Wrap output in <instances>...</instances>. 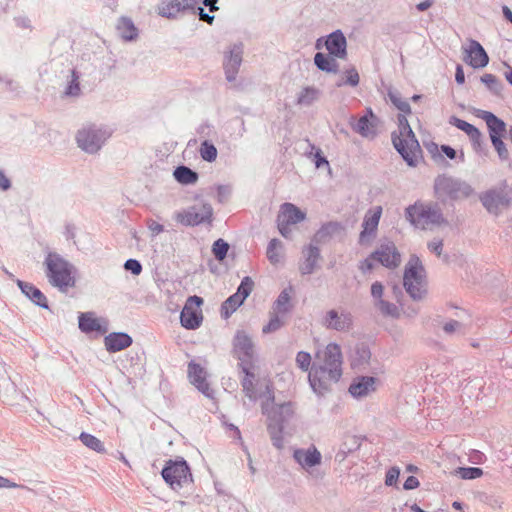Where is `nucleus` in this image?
<instances>
[{
    "label": "nucleus",
    "instance_id": "nucleus-1",
    "mask_svg": "<svg viewBox=\"0 0 512 512\" xmlns=\"http://www.w3.org/2000/svg\"><path fill=\"white\" fill-rule=\"evenodd\" d=\"M342 353L336 343L326 346L323 364L313 366L309 372L308 380L312 390L318 395L329 391L331 383H336L342 376Z\"/></svg>",
    "mask_w": 512,
    "mask_h": 512
},
{
    "label": "nucleus",
    "instance_id": "nucleus-2",
    "mask_svg": "<svg viewBox=\"0 0 512 512\" xmlns=\"http://www.w3.org/2000/svg\"><path fill=\"white\" fill-rule=\"evenodd\" d=\"M48 283L61 292L75 286V266L55 251H47L43 261Z\"/></svg>",
    "mask_w": 512,
    "mask_h": 512
},
{
    "label": "nucleus",
    "instance_id": "nucleus-3",
    "mask_svg": "<svg viewBox=\"0 0 512 512\" xmlns=\"http://www.w3.org/2000/svg\"><path fill=\"white\" fill-rule=\"evenodd\" d=\"M434 195L441 203L458 202L475 195V189L466 180L446 173L438 175L433 184Z\"/></svg>",
    "mask_w": 512,
    "mask_h": 512
},
{
    "label": "nucleus",
    "instance_id": "nucleus-4",
    "mask_svg": "<svg viewBox=\"0 0 512 512\" xmlns=\"http://www.w3.org/2000/svg\"><path fill=\"white\" fill-rule=\"evenodd\" d=\"M405 216L414 227L422 230L447 224L438 203L416 202L406 208Z\"/></svg>",
    "mask_w": 512,
    "mask_h": 512
},
{
    "label": "nucleus",
    "instance_id": "nucleus-5",
    "mask_svg": "<svg viewBox=\"0 0 512 512\" xmlns=\"http://www.w3.org/2000/svg\"><path fill=\"white\" fill-rule=\"evenodd\" d=\"M403 286L413 300H422L426 294L425 269L417 255H411L405 266Z\"/></svg>",
    "mask_w": 512,
    "mask_h": 512
},
{
    "label": "nucleus",
    "instance_id": "nucleus-6",
    "mask_svg": "<svg viewBox=\"0 0 512 512\" xmlns=\"http://www.w3.org/2000/svg\"><path fill=\"white\" fill-rule=\"evenodd\" d=\"M161 475L163 480L173 489L179 490L193 482L192 473L187 461L178 457L166 461Z\"/></svg>",
    "mask_w": 512,
    "mask_h": 512
},
{
    "label": "nucleus",
    "instance_id": "nucleus-7",
    "mask_svg": "<svg viewBox=\"0 0 512 512\" xmlns=\"http://www.w3.org/2000/svg\"><path fill=\"white\" fill-rule=\"evenodd\" d=\"M111 133L103 126L95 124L84 125L76 134V142L80 149L89 154L97 153Z\"/></svg>",
    "mask_w": 512,
    "mask_h": 512
},
{
    "label": "nucleus",
    "instance_id": "nucleus-8",
    "mask_svg": "<svg viewBox=\"0 0 512 512\" xmlns=\"http://www.w3.org/2000/svg\"><path fill=\"white\" fill-rule=\"evenodd\" d=\"M483 207L495 216L501 214L503 209L510 206L512 202V188L506 183L502 186L489 189L479 196Z\"/></svg>",
    "mask_w": 512,
    "mask_h": 512
},
{
    "label": "nucleus",
    "instance_id": "nucleus-9",
    "mask_svg": "<svg viewBox=\"0 0 512 512\" xmlns=\"http://www.w3.org/2000/svg\"><path fill=\"white\" fill-rule=\"evenodd\" d=\"M391 139L394 148L404 161L411 167L416 166L417 160L415 154L420 151V144L412 128L410 127L403 134H397V132L394 131L391 134Z\"/></svg>",
    "mask_w": 512,
    "mask_h": 512
},
{
    "label": "nucleus",
    "instance_id": "nucleus-10",
    "mask_svg": "<svg viewBox=\"0 0 512 512\" xmlns=\"http://www.w3.org/2000/svg\"><path fill=\"white\" fill-rule=\"evenodd\" d=\"M232 355L239 361L238 366L253 364L256 361L255 344L244 330H237L233 337Z\"/></svg>",
    "mask_w": 512,
    "mask_h": 512
},
{
    "label": "nucleus",
    "instance_id": "nucleus-11",
    "mask_svg": "<svg viewBox=\"0 0 512 512\" xmlns=\"http://www.w3.org/2000/svg\"><path fill=\"white\" fill-rule=\"evenodd\" d=\"M213 208L209 203H202L200 207L194 205L174 214V219L184 226H198L203 223H211Z\"/></svg>",
    "mask_w": 512,
    "mask_h": 512
},
{
    "label": "nucleus",
    "instance_id": "nucleus-12",
    "mask_svg": "<svg viewBox=\"0 0 512 512\" xmlns=\"http://www.w3.org/2000/svg\"><path fill=\"white\" fill-rule=\"evenodd\" d=\"M305 217L306 214L296 205L292 203L282 204L277 216V227L279 233L285 238H290L292 233L291 225L302 222Z\"/></svg>",
    "mask_w": 512,
    "mask_h": 512
},
{
    "label": "nucleus",
    "instance_id": "nucleus-13",
    "mask_svg": "<svg viewBox=\"0 0 512 512\" xmlns=\"http://www.w3.org/2000/svg\"><path fill=\"white\" fill-rule=\"evenodd\" d=\"M203 304V299L200 296H189L180 313L181 325L189 330H194L200 327L203 321L202 311L200 309Z\"/></svg>",
    "mask_w": 512,
    "mask_h": 512
},
{
    "label": "nucleus",
    "instance_id": "nucleus-14",
    "mask_svg": "<svg viewBox=\"0 0 512 512\" xmlns=\"http://www.w3.org/2000/svg\"><path fill=\"white\" fill-rule=\"evenodd\" d=\"M253 286L254 282L249 276L241 280L237 291L229 296L221 305V316L224 319L229 318L244 303L245 299L251 294Z\"/></svg>",
    "mask_w": 512,
    "mask_h": 512
},
{
    "label": "nucleus",
    "instance_id": "nucleus-15",
    "mask_svg": "<svg viewBox=\"0 0 512 512\" xmlns=\"http://www.w3.org/2000/svg\"><path fill=\"white\" fill-rule=\"evenodd\" d=\"M244 47L242 43H235L224 52L223 70L225 79L234 82L237 78L240 66L243 61Z\"/></svg>",
    "mask_w": 512,
    "mask_h": 512
},
{
    "label": "nucleus",
    "instance_id": "nucleus-16",
    "mask_svg": "<svg viewBox=\"0 0 512 512\" xmlns=\"http://www.w3.org/2000/svg\"><path fill=\"white\" fill-rule=\"evenodd\" d=\"M201 0H164L157 8L158 15L167 19H176L180 13L195 14Z\"/></svg>",
    "mask_w": 512,
    "mask_h": 512
},
{
    "label": "nucleus",
    "instance_id": "nucleus-17",
    "mask_svg": "<svg viewBox=\"0 0 512 512\" xmlns=\"http://www.w3.org/2000/svg\"><path fill=\"white\" fill-rule=\"evenodd\" d=\"M371 257L388 269H395L401 263V255L396 245L389 240L381 243L379 248L371 253Z\"/></svg>",
    "mask_w": 512,
    "mask_h": 512
},
{
    "label": "nucleus",
    "instance_id": "nucleus-18",
    "mask_svg": "<svg viewBox=\"0 0 512 512\" xmlns=\"http://www.w3.org/2000/svg\"><path fill=\"white\" fill-rule=\"evenodd\" d=\"M463 60L472 68L480 69L488 65L489 56L477 40L470 39L468 47L464 48Z\"/></svg>",
    "mask_w": 512,
    "mask_h": 512
},
{
    "label": "nucleus",
    "instance_id": "nucleus-19",
    "mask_svg": "<svg viewBox=\"0 0 512 512\" xmlns=\"http://www.w3.org/2000/svg\"><path fill=\"white\" fill-rule=\"evenodd\" d=\"M187 373L189 381L198 391L209 399L214 398V390L210 388V385L206 381V371L200 364L196 363L194 360L190 361L188 363Z\"/></svg>",
    "mask_w": 512,
    "mask_h": 512
},
{
    "label": "nucleus",
    "instance_id": "nucleus-20",
    "mask_svg": "<svg viewBox=\"0 0 512 512\" xmlns=\"http://www.w3.org/2000/svg\"><path fill=\"white\" fill-rule=\"evenodd\" d=\"M324 46L330 56L341 60H345L348 56L347 39L340 29H336L325 36Z\"/></svg>",
    "mask_w": 512,
    "mask_h": 512
},
{
    "label": "nucleus",
    "instance_id": "nucleus-21",
    "mask_svg": "<svg viewBox=\"0 0 512 512\" xmlns=\"http://www.w3.org/2000/svg\"><path fill=\"white\" fill-rule=\"evenodd\" d=\"M302 254L304 260L299 266V271L302 275H310L315 271L318 261L321 259L320 250L316 243L311 242L303 247Z\"/></svg>",
    "mask_w": 512,
    "mask_h": 512
},
{
    "label": "nucleus",
    "instance_id": "nucleus-22",
    "mask_svg": "<svg viewBox=\"0 0 512 512\" xmlns=\"http://www.w3.org/2000/svg\"><path fill=\"white\" fill-rule=\"evenodd\" d=\"M295 461L304 469L312 468L321 463V453L312 445L308 449H296L293 453Z\"/></svg>",
    "mask_w": 512,
    "mask_h": 512
},
{
    "label": "nucleus",
    "instance_id": "nucleus-23",
    "mask_svg": "<svg viewBox=\"0 0 512 512\" xmlns=\"http://www.w3.org/2000/svg\"><path fill=\"white\" fill-rule=\"evenodd\" d=\"M382 214V207L376 206L374 210H369L364 216L362 222V231L360 233V242L363 243L370 236L375 235Z\"/></svg>",
    "mask_w": 512,
    "mask_h": 512
},
{
    "label": "nucleus",
    "instance_id": "nucleus-24",
    "mask_svg": "<svg viewBox=\"0 0 512 512\" xmlns=\"http://www.w3.org/2000/svg\"><path fill=\"white\" fill-rule=\"evenodd\" d=\"M16 284L21 292L36 306L43 309H49L48 300L39 288L32 283L25 282L20 279H16Z\"/></svg>",
    "mask_w": 512,
    "mask_h": 512
},
{
    "label": "nucleus",
    "instance_id": "nucleus-25",
    "mask_svg": "<svg viewBox=\"0 0 512 512\" xmlns=\"http://www.w3.org/2000/svg\"><path fill=\"white\" fill-rule=\"evenodd\" d=\"M376 378L373 376L356 377L349 386V393L354 398H362L375 391Z\"/></svg>",
    "mask_w": 512,
    "mask_h": 512
},
{
    "label": "nucleus",
    "instance_id": "nucleus-26",
    "mask_svg": "<svg viewBox=\"0 0 512 512\" xmlns=\"http://www.w3.org/2000/svg\"><path fill=\"white\" fill-rule=\"evenodd\" d=\"M323 324L336 331H346L352 325V317L349 313L338 314L334 309L326 313Z\"/></svg>",
    "mask_w": 512,
    "mask_h": 512
},
{
    "label": "nucleus",
    "instance_id": "nucleus-27",
    "mask_svg": "<svg viewBox=\"0 0 512 512\" xmlns=\"http://www.w3.org/2000/svg\"><path fill=\"white\" fill-rule=\"evenodd\" d=\"M132 337L125 332H112L105 336L104 345L108 352L121 351L132 344Z\"/></svg>",
    "mask_w": 512,
    "mask_h": 512
},
{
    "label": "nucleus",
    "instance_id": "nucleus-28",
    "mask_svg": "<svg viewBox=\"0 0 512 512\" xmlns=\"http://www.w3.org/2000/svg\"><path fill=\"white\" fill-rule=\"evenodd\" d=\"M78 327L83 333L99 332L104 334L107 332V327L102 326L99 320L94 316L93 312H83L78 316Z\"/></svg>",
    "mask_w": 512,
    "mask_h": 512
},
{
    "label": "nucleus",
    "instance_id": "nucleus-29",
    "mask_svg": "<svg viewBox=\"0 0 512 512\" xmlns=\"http://www.w3.org/2000/svg\"><path fill=\"white\" fill-rule=\"evenodd\" d=\"M294 415V407L291 402L275 405L268 414L269 422L285 425Z\"/></svg>",
    "mask_w": 512,
    "mask_h": 512
},
{
    "label": "nucleus",
    "instance_id": "nucleus-30",
    "mask_svg": "<svg viewBox=\"0 0 512 512\" xmlns=\"http://www.w3.org/2000/svg\"><path fill=\"white\" fill-rule=\"evenodd\" d=\"M481 118L486 122L491 139L502 138L506 130L505 122L490 111H481Z\"/></svg>",
    "mask_w": 512,
    "mask_h": 512
},
{
    "label": "nucleus",
    "instance_id": "nucleus-31",
    "mask_svg": "<svg viewBox=\"0 0 512 512\" xmlns=\"http://www.w3.org/2000/svg\"><path fill=\"white\" fill-rule=\"evenodd\" d=\"M293 293L294 288L292 285H288L286 288H284L274 301L272 305V311L282 315L289 314L293 309V304L291 301Z\"/></svg>",
    "mask_w": 512,
    "mask_h": 512
},
{
    "label": "nucleus",
    "instance_id": "nucleus-32",
    "mask_svg": "<svg viewBox=\"0 0 512 512\" xmlns=\"http://www.w3.org/2000/svg\"><path fill=\"white\" fill-rule=\"evenodd\" d=\"M241 372L244 374V377L241 380V385L243 392L250 400H256V391L254 387V379L255 374L253 372L255 368V363L248 365L238 366Z\"/></svg>",
    "mask_w": 512,
    "mask_h": 512
},
{
    "label": "nucleus",
    "instance_id": "nucleus-33",
    "mask_svg": "<svg viewBox=\"0 0 512 512\" xmlns=\"http://www.w3.org/2000/svg\"><path fill=\"white\" fill-rule=\"evenodd\" d=\"M342 230V225L338 222H327L323 224L312 238V242L316 244L329 241L335 234Z\"/></svg>",
    "mask_w": 512,
    "mask_h": 512
},
{
    "label": "nucleus",
    "instance_id": "nucleus-34",
    "mask_svg": "<svg viewBox=\"0 0 512 512\" xmlns=\"http://www.w3.org/2000/svg\"><path fill=\"white\" fill-rule=\"evenodd\" d=\"M336 57L317 52L314 56V65L322 72L336 74L339 70V64L337 63Z\"/></svg>",
    "mask_w": 512,
    "mask_h": 512
},
{
    "label": "nucleus",
    "instance_id": "nucleus-35",
    "mask_svg": "<svg viewBox=\"0 0 512 512\" xmlns=\"http://www.w3.org/2000/svg\"><path fill=\"white\" fill-rule=\"evenodd\" d=\"M119 36L125 41H133L138 37V29L129 17H121L116 26Z\"/></svg>",
    "mask_w": 512,
    "mask_h": 512
},
{
    "label": "nucleus",
    "instance_id": "nucleus-36",
    "mask_svg": "<svg viewBox=\"0 0 512 512\" xmlns=\"http://www.w3.org/2000/svg\"><path fill=\"white\" fill-rule=\"evenodd\" d=\"M376 122L377 121L370 120L367 115H363L355 124L351 125L352 129L362 137L373 139L377 135L375 129Z\"/></svg>",
    "mask_w": 512,
    "mask_h": 512
},
{
    "label": "nucleus",
    "instance_id": "nucleus-37",
    "mask_svg": "<svg viewBox=\"0 0 512 512\" xmlns=\"http://www.w3.org/2000/svg\"><path fill=\"white\" fill-rule=\"evenodd\" d=\"M173 176L176 181L182 185H191L197 182L199 175L196 171L191 168L180 165L175 168Z\"/></svg>",
    "mask_w": 512,
    "mask_h": 512
},
{
    "label": "nucleus",
    "instance_id": "nucleus-38",
    "mask_svg": "<svg viewBox=\"0 0 512 512\" xmlns=\"http://www.w3.org/2000/svg\"><path fill=\"white\" fill-rule=\"evenodd\" d=\"M320 94V90L316 87H304L298 94L296 103L300 106H310L319 99Z\"/></svg>",
    "mask_w": 512,
    "mask_h": 512
},
{
    "label": "nucleus",
    "instance_id": "nucleus-39",
    "mask_svg": "<svg viewBox=\"0 0 512 512\" xmlns=\"http://www.w3.org/2000/svg\"><path fill=\"white\" fill-rule=\"evenodd\" d=\"M267 430L270 435L273 446H275L277 449H282L284 447V426L281 424H274L273 422H268Z\"/></svg>",
    "mask_w": 512,
    "mask_h": 512
},
{
    "label": "nucleus",
    "instance_id": "nucleus-40",
    "mask_svg": "<svg viewBox=\"0 0 512 512\" xmlns=\"http://www.w3.org/2000/svg\"><path fill=\"white\" fill-rule=\"evenodd\" d=\"M79 440L87 448H89L97 453H105V451H106L103 442L92 434H89L87 432H82L79 435Z\"/></svg>",
    "mask_w": 512,
    "mask_h": 512
},
{
    "label": "nucleus",
    "instance_id": "nucleus-41",
    "mask_svg": "<svg viewBox=\"0 0 512 512\" xmlns=\"http://www.w3.org/2000/svg\"><path fill=\"white\" fill-rule=\"evenodd\" d=\"M80 94V74L75 69H72L70 74V80L68 81L64 89V95L67 97H78L80 96Z\"/></svg>",
    "mask_w": 512,
    "mask_h": 512
},
{
    "label": "nucleus",
    "instance_id": "nucleus-42",
    "mask_svg": "<svg viewBox=\"0 0 512 512\" xmlns=\"http://www.w3.org/2000/svg\"><path fill=\"white\" fill-rule=\"evenodd\" d=\"M481 82L486 85L488 90L496 96H501L504 90L503 83L493 74L487 73L481 76Z\"/></svg>",
    "mask_w": 512,
    "mask_h": 512
},
{
    "label": "nucleus",
    "instance_id": "nucleus-43",
    "mask_svg": "<svg viewBox=\"0 0 512 512\" xmlns=\"http://www.w3.org/2000/svg\"><path fill=\"white\" fill-rule=\"evenodd\" d=\"M370 357L371 352L366 345H357L355 347V353L353 356L352 364L354 366H364L369 362Z\"/></svg>",
    "mask_w": 512,
    "mask_h": 512
},
{
    "label": "nucleus",
    "instance_id": "nucleus-44",
    "mask_svg": "<svg viewBox=\"0 0 512 512\" xmlns=\"http://www.w3.org/2000/svg\"><path fill=\"white\" fill-rule=\"evenodd\" d=\"M199 153H200L201 158L204 161H207L210 163L214 162L216 160L217 154H218L217 148L215 147V145L208 140H204L201 143Z\"/></svg>",
    "mask_w": 512,
    "mask_h": 512
},
{
    "label": "nucleus",
    "instance_id": "nucleus-45",
    "mask_svg": "<svg viewBox=\"0 0 512 512\" xmlns=\"http://www.w3.org/2000/svg\"><path fill=\"white\" fill-rule=\"evenodd\" d=\"M282 314L271 311L270 312V319L268 323L263 326L262 332L264 334L273 333L278 331L281 327L284 326V321L282 320Z\"/></svg>",
    "mask_w": 512,
    "mask_h": 512
},
{
    "label": "nucleus",
    "instance_id": "nucleus-46",
    "mask_svg": "<svg viewBox=\"0 0 512 512\" xmlns=\"http://www.w3.org/2000/svg\"><path fill=\"white\" fill-rule=\"evenodd\" d=\"M376 307L380 310L382 315L392 317V318H399L400 312L398 307L391 302L385 301V300H378L375 302Z\"/></svg>",
    "mask_w": 512,
    "mask_h": 512
},
{
    "label": "nucleus",
    "instance_id": "nucleus-47",
    "mask_svg": "<svg viewBox=\"0 0 512 512\" xmlns=\"http://www.w3.org/2000/svg\"><path fill=\"white\" fill-rule=\"evenodd\" d=\"M229 248V244L224 239L219 238L215 240L212 245V253L215 259L219 262L223 261L227 256Z\"/></svg>",
    "mask_w": 512,
    "mask_h": 512
},
{
    "label": "nucleus",
    "instance_id": "nucleus-48",
    "mask_svg": "<svg viewBox=\"0 0 512 512\" xmlns=\"http://www.w3.org/2000/svg\"><path fill=\"white\" fill-rule=\"evenodd\" d=\"M388 97L390 99V101L392 102V104L399 110L401 111L403 114H410L411 113V107H410V104L405 101V100H402V98L399 96V93L392 90V89H389L388 90Z\"/></svg>",
    "mask_w": 512,
    "mask_h": 512
},
{
    "label": "nucleus",
    "instance_id": "nucleus-49",
    "mask_svg": "<svg viewBox=\"0 0 512 512\" xmlns=\"http://www.w3.org/2000/svg\"><path fill=\"white\" fill-rule=\"evenodd\" d=\"M455 473L465 480H473L483 475V470L479 467H458Z\"/></svg>",
    "mask_w": 512,
    "mask_h": 512
},
{
    "label": "nucleus",
    "instance_id": "nucleus-50",
    "mask_svg": "<svg viewBox=\"0 0 512 512\" xmlns=\"http://www.w3.org/2000/svg\"><path fill=\"white\" fill-rule=\"evenodd\" d=\"M449 123L458 128L459 130L465 132L468 136L476 134V131L478 130V128L475 127L474 125L468 123L465 120L457 118L456 116H452L449 120Z\"/></svg>",
    "mask_w": 512,
    "mask_h": 512
},
{
    "label": "nucleus",
    "instance_id": "nucleus-51",
    "mask_svg": "<svg viewBox=\"0 0 512 512\" xmlns=\"http://www.w3.org/2000/svg\"><path fill=\"white\" fill-rule=\"evenodd\" d=\"M427 248L430 252L434 253L437 257L441 258L442 261L448 262L449 256L448 254H443V240L434 238L432 241L428 242Z\"/></svg>",
    "mask_w": 512,
    "mask_h": 512
},
{
    "label": "nucleus",
    "instance_id": "nucleus-52",
    "mask_svg": "<svg viewBox=\"0 0 512 512\" xmlns=\"http://www.w3.org/2000/svg\"><path fill=\"white\" fill-rule=\"evenodd\" d=\"M346 78L342 82L337 83L338 87L343 85H348L351 87H356L360 82V76L356 68L351 67L345 71Z\"/></svg>",
    "mask_w": 512,
    "mask_h": 512
},
{
    "label": "nucleus",
    "instance_id": "nucleus-53",
    "mask_svg": "<svg viewBox=\"0 0 512 512\" xmlns=\"http://www.w3.org/2000/svg\"><path fill=\"white\" fill-rule=\"evenodd\" d=\"M280 247H281V242L276 238L271 239L268 244L266 253H267V257H268L269 261L273 264L278 263L280 260V257L277 254V249Z\"/></svg>",
    "mask_w": 512,
    "mask_h": 512
},
{
    "label": "nucleus",
    "instance_id": "nucleus-54",
    "mask_svg": "<svg viewBox=\"0 0 512 512\" xmlns=\"http://www.w3.org/2000/svg\"><path fill=\"white\" fill-rule=\"evenodd\" d=\"M296 364L304 372L309 371L311 365V355L306 351H299L296 355Z\"/></svg>",
    "mask_w": 512,
    "mask_h": 512
},
{
    "label": "nucleus",
    "instance_id": "nucleus-55",
    "mask_svg": "<svg viewBox=\"0 0 512 512\" xmlns=\"http://www.w3.org/2000/svg\"><path fill=\"white\" fill-rule=\"evenodd\" d=\"M491 143L495 148L500 160L506 161L509 159V152L506 144L502 141V138L491 139Z\"/></svg>",
    "mask_w": 512,
    "mask_h": 512
},
{
    "label": "nucleus",
    "instance_id": "nucleus-56",
    "mask_svg": "<svg viewBox=\"0 0 512 512\" xmlns=\"http://www.w3.org/2000/svg\"><path fill=\"white\" fill-rule=\"evenodd\" d=\"M440 149H441V152H442V153H443L447 158H449V159H451V160H453V159H455V158H457V157L459 158V161H460V162H464V160H465V155H464V152H463V151H460V154H459V155H457V151H456L453 147H451V146H449V145H446V144L441 145Z\"/></svg>",
    "mask_w": 512,
    "mask_h": 512
},
{
    "label": "nucleus",
    "instance_id": "nucleus-57",
    "mask_svg": "<svg viewBox=\"0 0 512 512\" xmlns=\"http://www.w3.org/2000/svg\"><path fill=\"white\" fill-rule=\"evenodd\" d=\"M400 475V469L397 466H393L386 472L385 485L393 486L397 483Z\"/></svg>",
    "mask_w": 512,
    "mask_h": 512
},
{
    "label": "nucleus",
    "instance_id": "nucleus-58",
    "mask_svg": "<svg viewBox=\"0 0 512 512\" xmlns=\"http://www.w3.org/2000/svg\"><path fill=\"white\" fill-rule=\"evenodd\" d=\"M124 268L135 276H138L142 272V265L137 259H127L124 263Z\"/></svg>",
    "mask_w": 512,
    "mask_h": 512
},
{
    "label": "nucleus",
    "instance_id": "nucleus-59",
    "mask_svg": "<svg viewBox=\"0 0 512 512\" xmlns=\"http://www.w3.org/2000/svg\"><path fill=\"white\" fill-rule=\"evenodd\" d=\"M195 14L198 15L199 20L206 22L209 25H212L214 22L215 16L210 13H207L205 9L201 6H196Z\"/></svg>",
    "mask_w": 512,
    "mask_h": 512
},
{
    "label": "nucleus",
    "instance_id": "nucleus-60",
    "mask_svg": "<svg viewBox=\"0 0 512 512\" xmlns=\"http://www.w3.org/2000/svg\"><path fill=\"white\" fill-rule=\"evenodd\" d=\"M231 193V189L227 185H218L217 186V198L220 203H223L227 200Z\"/></svg>",
    "mask_w": 512,
    "mask_h": 512
},
{
    "label": "nucleus",
    "instance_id": "nucleus-61",
    "mask_svg": "<svg viewBox=\"0 0 512 512\" xmlns=\"http://www.w3.org/2000/svg\"><path fill=\"white\" fill-rule=\"evenodd\" d=\"M383 291L384 287L381 282L376 281L371 285V295L376 301L382 300Z\"/></svg>",
    "mask_w": 512,
    "mask_h": 512
},
{
    "label": "nucleus",
    "instance_id": "nucleus-62",
    "mask_svg": "<svg viewBox=\"0 0 512 512\" xmlns=\"http://www.w3.org/2000/svg\"><path fill=\"white\" fill-rule=\"evenodd\" d=\"M0 386L4 387L6 390H8L10 387L13 388V383L10 380V377L8 376L7 372L5 371L3 365L0 363Z\"/></svg>",
    "mask_w": 512,
    "mask_h": 512
},
{
    "label": "nucleus",
    "instance_id": "nucleus-63",
    "mask_svg": "<svg viewBox=\"0 0 512 512\" xmlns=\"http://www.w3.org/2000/svg\"><path fill=\"white\" fill-rule=\"evenodd\" d=\"M407 114H399L398 115V132L397 134H403L406 130H408L411 126L406 118Z\"/></svg>",
    "mask_w": 512,
    "mask_h": 512
},
{
    "label": "nucleus",
    "instance_id": "nucleus-64",
    "mask_svg": "<svg viewBox=\"0 0 512 512\" xmlns=\"http://www.w3.org/2000/svg\"><path fill=\"white\" fill-rule=\"evenodd\" d=\"M314 163L316 168H320L323 165H326L329 167V162L327 158L322 154V151L320 149H317L314 154Z\"/></svg>",
    "mask_w": 512,
    "mask_h": 512
}]
</instances>
